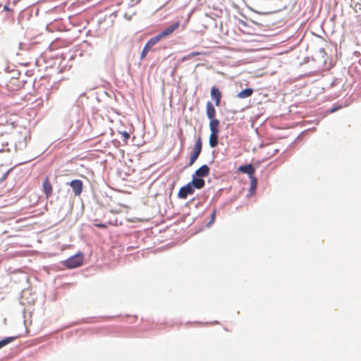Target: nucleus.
Returning a JSON list of instances; mask_svg holds the SVG:
<instances>
[{
    "label": "nucleus",
    "instance_id": "nucleus-16",
    "mask_svg": "<svg viewBox=\"0 0 361 361\" xmlns=\"http://www.w3.org/2000/svg\"><path fill=\"white\" fill-rule=\"evenodd\" d=\"M202 53L200 52H198V51H192L190 54H188V55L185 56L183 57L182 60L183 61H185V60H189L190 59H192V57L194 56H198L200 54H201Z\"/></svg>",
    "mask_w": 361,
    "mask_h": 361
},
{
    "label": "nucleus",
    "instance_id": "nucleus-15",
    "mask_svg": "<svg viewBox=\"0 0 361 361\" xmlns=\"http://www.w3.org/2000/svg\"><path fill=\"white\" fill-rule=\"evenodd\" d=\"M15 337H6L4 338L3 340L0 341V348H3L4 346L6 345L7 344L10 343L13 341H14Z\"/></svg>",
    "mask_w": 361,
    "mask_h": 361
},
{
    "label": "nucleus",
    "instance_id": "nucleus-12",
    "mask_svg": "<svg viewBox=\"0 0 361 361\" xmlns=\"http://www.w3.org/2000/svg\"><path fill=\"white\" fill-rule=\"evenodd\" d=\"M192 185V188L197 189H202L204 188L205 182L204 180L199 177H196L193 176V178L191 182H190Z\"/></svg>",
    "mask_w": 361,
    "mask_h": 361
},
{
    "label": "nucleus",
    "instance_id": "nucleus-19",
    "mask_svg": "<svg viewBox=\"0 0 361 361\" xmlns=\"http://www.w3.org/2000/svg\"><path fill=\"white\" fill-rule=\"evenodd\" d=\"M343 108L342 105H336L335 104L329 111V113H334L338 110H340Z\"/></svg>",
    "mask_w": 361,
    "mask_h": 361
},
{
    "label": "nucleus",
    "instance_id": "nucleus-6",
    "mask_svg": "<svg viewBox=\"0 0 361 361\" xmlns=\"http://www.w3.org/2000/svg\"><path fill=\"white\" fill-rule=\"evenodd\" d=\"M159 41L155 37L151 38L145 45L140 55V59H143L147 56V53L152 49V48L158 43Z\"/></svg>",
    "mask_w": 361,
    "mask_h": 361
},
{
    "label": "nucleus",
    "instance_id": "nucleus-17",
    "mask_svg": "<svg viewBox=\"0 0 361 361\" xmlns=\"http://www.w3.org/2000/svg\"><path fill=\"white\" fill-rule=\"evenodd\" d=\"M218 144V137H209V145L212 147H214Z\"/></svg>",
    "mask_w": 361,
    "mask_h": 361
},
{
    "label": "nucleus",
    "instance_id": "nucleus-22",
    "mask_svg": "<svg viewBox=\"0 0 361 361\" xmlns=\"http://www.w3.org/2000/svg\"><path fill=\"white\" fill-rule=\"evenodd\" d=\"M216 216V210H214L212 214V220L214 221V218Z\"/></svg>",
    "mask_w": 361,
    "mask_h": 361
},
{
    "label": "nucleus",
    "instance_id": "nucleus-18",
    "mask_svg": "<svg viewBox=\"0 0 361 361\" xmlns=\"http://www.w3.org/2000/svg\"><path fill=\"white\" fill-rule=\"evenodd\" d=\"M257 188V178L251 176V189L255 190Z\"/></svg>",
    "mask_w": 361,
    "mask_h": 361
},
{
    "label": "nucleus",
    "instance_id": "nucleus-24",
    "mask_svg": "<svg viewBox=\"0 0 361 361\" xmlns=\"http://www.w3.org/2000/svg\"><path fill=\"white\" fill-rule=\"evenodd\" d=\"M130 137H128V136L124 137V141H126V140L129 139V138H130Z\"/></svg>",
    "mask_w": 361,
    "mask_h": 361
},
{
    "label": "nucleus",
    "instance_id": "nucleus-9",
    "mask_svg": "<svg viewBox=\"0 0 361 361\" xmlns=\"http://www.w3.org/2000/svg\"><path fill=\"white\" fill-rule=\"evenodd\" d=\"M209 171L210 169L207 165H202L195 172L194 176L201 178L202 177H206L209 175Z\"/></svg>",
    "mask_w": 361,
    "mask_h": 361
},
{
    "label": "nucleus",
    "instance_id": "nucleus-26",
    "mask_svg": "<svg viewBox=\"0 0 361 361\" xmlns=\"http://www.w3.org/2000/svg\"><path fill=\"white\" fill-rule=\"evenodd\" d=\"M132 138H133V141L135 139V137L133 136Z\"/></svg>",
    "mask_w": 361,
    "mask_h": 361
},
{
    "label": "nucleus",
    "instance_id": "nucleus-20",
    "mask_svg": "<svg viewBox=\"0 0 361 361\" xmlns=\"http://www.w3.org/2000/svg\"><path fill=\"white\" fill-rule=\"evenodd\" d=\"M94 226L101 228H106L107 227V225L105 224H94Z\"/></svg>",
    "mask_w": 361,
    "mask_h": 361
},
{
    "label": "nucleus",
    "instance_id": "nucleus-5",
    "mask_svg": "<svg viewBox=\"0 0 361 361\" xmlns=\"http://www.w3.org/2000/svg\"><path fill=\"white\" fill-rule=\"evenodd\" d=\"M42 190L45 194L47 199H49L50 197H51L53 192V187L48 176H47L42 182Z\"/></svg>",
    "mask_w": 361,
    "mask_h": 361
},
{
    "label": "nucleus",
    "instance_id": "nucleus-7",
    "mask_svg": "<svg viewBox=\"0 0 361 361\" xmlns=\"http://www.w3.org/2000/svg\"><path fill=\"white\" fill-rule=\"evenodd\" d=\"M69 185L72 188L74 195L78 196L82 191L83 184L80 180H73L70 182Z\"/></svg>",
    "mask_w": 361,
    "mask_h": 361
},
{
    "label": "nucleus",
    "instance_id": "nucleus-23",
    "mask_svg": "<svg viewBox=\"0 0 361 361\" xmlns=\"http://www.w3.org/2000/svg\"><path fill=\"white\" fill-rule=\"evenodd\" d=\"M8 173H9V171H7L6 173H5L4 174L3 178H3V179L6 178V177H7V176H8Z\"/></svg>",
    "mask_w": 361,
    "mask_h": 361
},
{
    "label": "nucleus",
    "instance_id": "nucleus-13",
    "mask_svg": "<svg viewBox=\"0 0 361 361\" xmlns=\"http://www.w3.org/2000/svg\"><path fill=\"white\" fill-rule=\"evenodd\" d=\"M238 171L242 173H247L251 176L255 172V169L252 164H247L245 166H240L238 168Z\"/></svg>",
    "mask_w": 361,
    "mask_h": 361
},
{
    "label": "nucleus",
    "instance_id": "nucleus-4",
    "mask_svg": "<svg viewBox=\"0 0 361 361\" xmlns=\"http://www.w3.org/2000/svg\"><path fill=\"white\" fill-rule=\"evenodd\" d=\"M195 192L192 185L188 183L186 185L181 187L178 191V196L180 199H186L188 195H192Z\"/></svg>",
    "mask_w": 361,
    "mask_h": 361
},
{
    "label": "nucleus",
    "instance_id": "nucleus-11",
    "mask_svg": "<svg viewBox=\"0 0 361 361\" xmlns=\"http://www.w3.org/2000/svg\"><path fill=\"white\" fill-rule=\"evenodd\" d=\"M206 114L209 119L215 118L216 109L211 102H207L206 104Z\"/></svg>",
    "mask_w": 361,
    "mask_h": 361
},
{
    "label": "nucleus",
    "instance_id": "nucleus-14",
    "mask_svg": "<svg viewBox=\"0 0 361 361\" xmlns=\"http://www.w3.org/2000/svg\"><path fill=\"white\" fill-rule=\"evenodd\" d=\"M253 93V90L251 88H247L240 92L238 94V97L239 98L243 99L250 97Z\"/></svg>",
    "mask_w": 361,
    "mask_h": 361
},
{
    "label": "nucleus",
    "instance_id": "nucleus-8",
    "mask_svg": "<svg viewBox=\"0 0 361 361\" xmlns=\"http://www.w3.org/2000/svg\"><path fill=\"white\" fill-rule=\"evenodd\" d=\"M211 97L212 99L215 102V105L216 106H220L221 104V99L222 97L221 91L215 86H213L211 88Z\"/></svg>",
    "mask_w": 361,
    "mask_h": 361
},
{
    "label": "nucleus",
    "instance_id": "nucleus-10",
    "mask_svg": "<svg viewBox=\"0 0 361 361\" xmlns=\"http://www.w3.org/2000/svg\"><path fill=\"white\" fill-rule=\"evenodd\" d=\"M210 135H217L219 133V121L216 118L209 119Z\"/></svg>",
    "mask_w": 361,
    "mask_h": 361
},
{
    "label": "nucleus",
    "instance_id": "nucleus-25",
    "mask_svg": "<svg viewBox=\"0 0 361 361\" xmlns=\"http://www.w3.org/2000/svg\"><path fill=\"white\" fill-rule=\"evenodd\" d=\"M123 135L127 136V135H128V133L125 132V133H123Z\"/></svg>",
    "mask_w": 361,
    "mask_h": 361
},
{
    "label": "nucleus",
    "instance_id": "nucleus-1",
    "mask_svg": "<svg viewBox=\"0 0 361 361\" xmlns=\"http://www.w3.org/2000/svg\"><path fill=\"white\" fill-rule=\"evenodd\" d=\"M82 261L83 257L82 255H75L66 259L63 262V264L68 269H74L80 267L82 264Z\"/></svg>",
    "mask_w": 361,
    "mask_h": 361
},
{
    "label": "nucleus",
    "instance_id": "nucleus-21",
    "mask_svg": "<svg viewBox=\"0 0 361 361\" xmlns=\"http://www.w3.org/2000/svg\"><path fill=\"white\" fill-rule=\"evenodd\" d=\"M4 11H9V12H10V11H12V9H11V8H9L8 5H5V6H4Z\"/></svg>",
    "mask_w": 361,
    "mask_h": 361
},
{
    "label": "nucleus",
    "instance_id": "nucleus-2",
    "mask_svg": "<svg viewBox=\"0 0 361 361\" xmlns=\"http://www.w3.org/2000/svg\"><path fill=\"white\" fill-rule=\"evenodd\" d=\"M180 27V22H176L173 25L162 30L159 35L154 36L159 42L164 37L169 36Z\"/></svg>",
    "mask_w": 361,
    "mask_h": 361
},
{
    "label": "nucleus",
    "instance_id": "nucleus-3",
    "mask_svg": "<svg viewBox=\"0 0 361 361\" xmlns=\"http://www.w3.org/2000/svg\"><path fill=\"white\" fill-rule=\"evenodd\" d=\"M201 150H202V142H201L200 137H199L194 145V148H193L192 154L190 158L189 166H192L195 163L196 159L198 158V157L201 152Z\"/></svg>",
    "mask_w": 361,
    "mask_h": 361
}]
</instances>
